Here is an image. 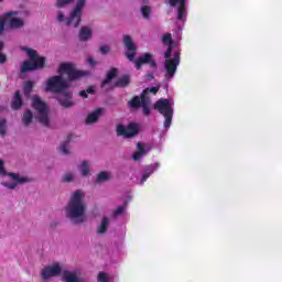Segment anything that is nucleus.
<instances>
[{"instance_id":"19","label":"nucleus","mask_w":282,"mask_h":282,"mask_svg":"<svg viewBox=\"0 0 282 282\" xmlns=\"http://www.w3.org/2000/svg\"><path fill=\"white\" fill-rule=\"evenodd\" d=\"M113 177V174L109 171H101L96 175V184H105Z\"/></svg>"},{"instance_id":"43","label":"nucleus","mask_w":282,"mask_h":282,"mask_svg":"<svg viewBox=\"0 0 282 282\" xmlns=\"http://www.w3.org/2000/svg\"><path fill=\"white\" fill-rule=\"evenodd\" d=\"M1 1H3V0H0V3H1Z\"/></svg>"},{"instance_id":"30","label":"nucleus","mask_w":282,"mask_h":282,"mask_svg":"<svg viewBox=\"0 0 282 282\" xmlns=\"http://www.w3.org/2000/svg\"><path fill=\"white\" fill-rule=\"evenodd\" d=\"M124 210H127V203L122 206H119L115 212H112V217H120V215H124Z\"/></svg>"},{"instance_id":"29","label":"nucleus","mask_w":282,"mask_h":282,"mask_svg":"<svg viewBox=\"0 0 282 282\" xmlns=\"http://www.w3.org/2000/svg\"><path fill=\"white\" fill-rule=\"evenodd\" d=\"M59 151L63 153V155H69V141H64L61 143Z\"/></svg>"},{"instance_id":"41","label":"nucleus","mask_w":282,"mask_h":282,"mask_svg":"<svg viewBox=\"0 0 282 282\" xmlns=\"http://www.w3.org/2000/svg\"><path fill=\"white\" fill-rule=\"evenodd\" d=\"M88 63H89V65H96V61H94V58H91V57H89L88 58Z\"/></svg>"},{"instance_id":"5","label":"nucleus","mask_w":282,"mask_h":282,"mask_svg":"<svg viewBox=\"0 0 282 282\" xmlns=\"http://www.w3.org/2000/svg\"><path fill=\"white\" fill-rule=\"evenodd\" d=\"M158 91H160V87L145 88L141 94V97L134 96L128 101V107L130 109H140V107H142L143 116H151V97H149V94L155 96Z\"/></svg>"},{"instance_id":"20","label":"nucleus","mask_w":282,"mask_h":282,"mask_svg":"<svg viewBox=\"0 0 282 282\" xmlns=\"http://www.w3.org/2000/svg\"><path fill=\"white\" fill-rule=\"evenodd\" d=\"M109 224H111V220L109 217L104 216L100 224L97 226L96 232L97 235H105L107 230H109Z\"/></svg>"},{"instance_id":"40","label":"nucleus","mask_w":282,"mask_h":282,"mask_svg":"<svg viewBox=\"0 0 282 282\" xmlns=\"http://www.w3.org/2000/svg\"><path fill=\"white\" fill-rule=\"evenodd\" d=\"M79 96H80L82 98H87V91H86V90L79 91Z\"/></svg>"},{"instance_id":"1","label":"nucleus","mask_w":282,"mask_h":282,"mask_svg":"<svg viewBox=\"0 0 282 282\" xmlns=\"http://www.w3.org/2000/svg\"><path fill=\"white\" fill-rule=\"evenodd\" d=\"M57 72L59 75L47 79L45 89L46 91H51V94H59V105L69 109V107H74V100H72L73 94L69 90V83H72V80H80V78L89 76L90 73L77 69L76 65L72 63H62Z\"/></svg>"},{"instance_id":"17","label":"nucleus","mask_w":282,"mask_h":282,"mask_svg":"<svg viewBox=\"0 0 282 282\" xmlns=\"http://www.w3.org/2000/svg\"><path fill=\"white\" fill-rule=\"evenodd\" d=\"M102 113H105V108H97L94 111L88 113L85 122L87 124H96V122L100 120Z\"/></svg>"},{"instance_id":"11","label":"nucleus","mask_w":282,"mask_h":282,"mask_svg":"<svg viewBox=\"0 0 282 282\" xmlns=\"http://www.w3.org/2000/svg\"><path fill=\"white\" fill-rule=\"evenodd\" d=\"M63 272V268L58 262H55L48 267H45L41 271V276L43 281H47V279H52V276H58Z\"/></svg>"},{"instance_id":"13","label":"nucleus","mask_w":282,"mask_h":282,"mask_svg":"<svg viewBox=\"0 0 282 282\" xmlns=\"http://www.w3.org/2000/svg\"><path fill=\"white\" fill-rule=\"evenodd\" d=\"M17 14H19V12L17 11H10L4 14V20L9 21V25L12 30H19L23 28V25H25V22L23 21V19L12 18V17H17Z\"/></svg>"},{"instance_id":"35","label":"nucleus","mask_w":282,"mask_h":282,"mask_svg":"<svg viewBox=\"0 0 282 282\" xmlns=\"http://www.w3.org/2000/svg\"><path fill=\"white\" fill-rule=\"evenodd\" d=\"M4 46H6V44H3V42H0V64L6 63V61H7L6 54L1 53V51L3 50Z\"/></svg>"},{"instance_id":"31","label":"nucleus","mask_w":282,"mask_h":282,"mask_svg":"<svg viewBox=\"0 0 282 282\" xmlns=\"http://www.w3.org/2000/svg\"><path fill=\"white\" fill-rule=\"evenodd\" d=\"M7 129H8V121H6V118L0 117V135H6Z\"/></svg>"},{"instance_id":"9","label":"nucleus","mask_w":282,"mask_h":282,"mask_svg":"<svg viewBox=\"0 0 282 282\" xmlns=\"http://www.w3.org/2000/svg\"><path fill=\"white\" fill-rule=\"evenodd\" d=\"M32 105L35 109V118L39 120L43 127H50V109L47 108V104L41 100V97L33 96Z\"/></svg>"},{"instance_id":"39","label":"nucleus","mask_w":282,"mask_h":282,"mask_svg":"<svg viewBox=\"0 0 282 282\" xmlns=\"http://www.w3.org/2000/svg\"><path fill=\"white\" fill-rule=\"evenodd\" d=\"M86 94H96L94 86H90L89 88H87Z\"/></svg>"},{"instance_id":"6","label":"nucleus","mask_w":282,"mask_h":282,"mask_svg":"<svg viewBox=\"0 0 282 282\" xmlns=\"http://www.w3.org/2000/svg\"><path fill=\"white\" fill-rule=\"evenodd\" d=\"M21 51L25 52L31 59L22 63L20 68L21 74H28V72H35V69H43L45 67V57L40 56L35 50L22 46Z\"/></svg>"},{"instance_id":"34","label":"nucleus","mask_w":282,"mask_h":282,"mask_svg":"<svg viewBox=\"0 0 282 282\" xmlns=\"http://www.w3.org/2000/svg\"><path fill=\"white\" fill-rule=\"evenodd\" d=\"M69 3H74V0H57L56 8H67Z\"/></svg>"},{"instance_id":"22","label":"nucleus","mask_w":282,"mask_h":282,"mask_svg":"<svg viewBox=\"0 0 282 282\" xmlns=\"http://www.w3.org/2000/svg\"><path fill=\"white\" fill-rule=\"evenodd\" d=\"M137 148L139 151L132 154V159L134 162H140L141 158H144L149 153V150H145L141 142L137 143Z\"/></svg>"},{"instance_id":"2","label":"nucleus","mask_w":282,"mask_h":282,"mask_svg":"<svg viewBox=\"0 0 282 282\" xmlns=\"http://www.w3.org/2000/svg\"><path fill=\"white\" fill-rule=\"evenodd\" d=\"M87 204L85 203V192L77 189L73 192L66 206V217L72 224L80 225L87 221Z\"/></svg>"},{"instance_id":"36","label":"nucleus","mask_w":282,"mask_h":282,"mask_svg":"<svg viewBox=\"0 0 282 282\" xmlns=\"http://www.w3.org/2000/svg\"><path fill=\"white\" fill-rule=\"evenodd\" d=\"M98 281H99V282H109V281L107 280V273H106V272H99V274H98Z\"/></svg>"},{"instance_id":"25","label":"nucleus","mask_w":282,"mask_h":282,"mask_svg":"<svg viewBox=\"0 0 282 282\" xmlns=\"http://www.w3.org/2000/svg\"><path fill=\"white\" fill-rule=\"evenodd\" d=\"M130 83H131V76L123 75L117 79V82L115 83V87H120V88L129 87Z\"/></svg>"},{"instance_id":"16","label":"nucleus","mask_w":282,"mask_h":282,"mask_svg":"<svg viewBox=\"0 0 282 282\" xmlns=\"http://www.w3.org/2000/svg\"><path fill=\"white\" fill-rule=\"evenodd\" d=\"M158 169H160L159 162L152 163L150 165H145L143 169V174L138 184H140V186H142V184H144V182H147V180L149 177H151V175H153V173H155V171H158Z\"/></svg>"},{"instance_id":"24","label":"nucleus","mask_w":282,"mask_h":282,"mask_svg":"<svg viewBox=\"0 0 282 282\" xmlns=\"http://www.w3.org/2000/svg\"><path fill=\"white\" fill-rule=\"evenodd\" d=\"M11 107L15 111H17V109H21V107H23V99H21V91H19V90L15 91L13 99H12Z\"/></svg>"},{"instance_id":"18","label":"nucleus","mask_w":282,"mask_h":282,"mask_svg":"<svg viewBox=\"0 0 282 282\" xmlns=\"http://www.w3.org/2000/svg\"><path fill=\"white\" fill-rule=\"evenodd\" d=\"M63 281L64 282H85V280L79 275L78 270L64 271Z\"/></svg>"},{"instance_id":"7","label":"nucleus","mask_w":282,"mask_h":282,"mask_svg":"<svg viewBox=\"0 0 282 282\" xmlns=\"http://www.w3.org/2000/svg\"><path fill=\"white\" fill-rule=\"evenodd\" d=\"M0 175H8V177L12 180L11 183L10 182L1 183V186H4V188H8L9 191H14V188H17L19 184L23 185V184H30V182H32V178L28 176H23L19 173H12V172L7 173L3 160H0Z\"/></svg>"},{"instance_id":"12","label":"nucleus","mask_w":282,"mask_h":282,"mask_svg":"<svg viewBox=\"0 0 282 282\" xmlns=\"http://www.w3.org/2000/svg\"><path fill=\"white\" fill-rule=\"evenodd\" d=\"M172 8H176L177 21H184L186 17V0H167Z\"/></svg>"},{"instance_id":"15","label":"nucleus","mask_w":282,"mask_h":282,"mask_svg":"<svg viewBox=\"0 0 282 282\" xmlns=\"http://www.w3.org/2000/svg\"><path fill=\"white\" fill-rule=\"evenodd\" d=\"M149 63L150 67H152L153 69H155L158 67V62H155V59H153V55L151 53H145L143 55H141L135 62L134 65L137 67V69H140L142 67V65Z\"/></svg>"},{"instance_id":"38","label":"nucleus","mask_w":282,"mask_h":282,"mask_svg":"<svg viewBox=\"0 0 282 282\" xmlns=\"http://www.w3.org/2000/svg\"><path fill=\"white\" fill-rule=\"evenodd\" d=\"M153 78H154L153 73H148V74L145 75V80H148V82L153 80Z\"/></svg>"},{"instance_id":"4","label":"nucleus","mask_w":282,"mask_h":282,"mask_svg":"<svg viewBox=\"0 0 282 282\" xmlns=\"http://www.w3.org/2000/svg\"><path fill=\"white\" fill-rule=\"evenodd\" d=\"M86 3H87V0H77L76 6L70 12L68 18H65V12L61 10L57 11L56 21H58V23H63L64 25H68L70 28H78L83 19V8H85Z\"/></svg>"},{"instance_id":"28","label":"nucleus","mask_w":282,"mask_h":282,"mask_svg":"<svg viewBox=\"0 0 282 282\" xmlns=\"http://www.w3.org/2000/svg\"><path fill=\"white\" fill-rule=\"evenodd\" d=\"M32 118H33L32 111L26 110L23 115V119H22L23 123L28 127V124L32 123Z\"/></svg>"},{"instance_id":"26","label":"nucleus","mask_w":282,"mask_h":282,"mask_svg":"<svg viewBox=\"0 0 282 282\" xmlns=\"http://www.w3.org/2000/svg\"><path fill=\"white\" fill-rule=\"evenodd\" d=\"M118 76V68H111L108 73L106 78L104 79V82L101 83V87H105L107 85H109V83H111V80H113V78Z\"/></svg>"},{"instance_id":"37","label":"nucleus","mask_w":282,"mask_h":282,"mask_svg":"<svg viewBox=\"0 0 282 282\" xmlns=\"http://www.w3.org/2000/svg\"><path fill=\"white\" fill-rule=\"evenodd\" d=\"M99 52H101V54H107L108 52H111V48L107 45H102L100 46Z\"/></svg>"},{"instance_id":"32","label":"nucleus","mask_w":282,"mask_h":282,"mask_svg":"<svg viewBox=\"0 0 282 282\" xmlns=\"http://www.w3.org/2000/svg\"><path fill=\"white\" fill-rule=\"evenodd\" d=\"M74 177H76V175L72 172H67L66 174H64L62 182H65L66 184H69L72 182H74Z\"/></svg>"},{"instance_id":"23","label":"nucleus","mask_w":282,"mask_h":282,"mask_svg":"<svg viewBox=\"0 0 282 282\" xmlns=\"http://www.w3.org/2000/svg\"><path fill=\"white\" fill-rule=\"evenodd\" d=\"M91 36H93L91 28L82 26V29L79 30V40H82L83 42H87L89 41V39H91Z\"/></svg>"},{"instance_id":"3","label":"nucleus","mask_w":282,"mask_h":282,"mask_svg":"<svg viewBox=\"0 0 282 282\" xmlns=\"http://www.w3.org/2000/svg\"><path fill=\"white\" fill-rule=\"evenodd\" d=\"M163 45H167V50L164 53V63L163 67L165 69V78L166 80H171L173 76H175V72H177V67L180 66V52H175L173 55V36L171 33H166L162 37Z\"/></svg>"},{"instance_id":"8","label":"nucleus","mask_w":282,"mask_h":282,"mask_svg":"<svg viewBox=\"0 0 282 282\" xmlns=\"http://www.w3.org/2000/svg\"><path fill=\"white\" fill-rule=\"evenodd\" d=\"M154 109L164 117V129L169 131L173 122V102L169 99L161 98L154 104Z\"/></svg>"},{"instance_id":"33","label":"nucleus","mask_w":282,"mask_h":282,"mask_svg":"<svg viewBox=\"0 0 282 282\" xmlns=\"http://www.w3.org/2000/svg\"><path fill=\"white\" fill-rule=\"evenodd\" d=\"M33 87H34V84H32V82H26L24 84V96L29 97L30 94H32Z\"/></svg>"},{"instance_id":"27","label":"nucleus","mask_w":282,"mask_h":282,"mask_svg":"<svg viewBox=\"0 0 282 282\" xmlns=\"http://www.w3.org/2000/svg\"><path fill=\"white\" fill-rule=\"evenodd\" d=\"M140 12L142 14V18L145 19L147 21H149V19H151V7L143 6V7H141Z\"/></svg>"},{"instance_id":"42","label":"nucleus","mask_w":282,"mask_h":282,"mask_svg":"<svg viewBox=\"0 0 282 282\" xmlns=\"http://www.w3.org/2000/svg\"><path fill=\"white\" fill-rule=\"evenodd\" d=\"M0 32H3V24H0Z\"/></svg>"},{"instance_id":"10","label":"nucleus","mask_w":282,"mask_h":282,"mask_svg":"<svg viewBox=\"0 0 282 282\" xmlns=\"http://www.w3.org/2000/svg\"><path fill=\"white\" fill-rule=\"evenodd\" d=\"M140 133V124L130 123L127 127L123 124L117 126V135H122V138H135Z\"/></svg>"},{"instance_id":"21","label":"nucleus","mask_w":282,"mask_h":282,"mask_svg":"<svg viewBox=\"0 0 282 282\" xmlns=\"http://www.w3.org/2000/svg\"><path fill=\"white\" fill-rule=\"evenodd\" d=\"M78 171L82 174V177H89V174L91 173V162L83 161L78 165Z\"/></svg>"},{"instance_id":"14","label":"nucleus","mask_w":282,"mask_h":282,"mask_svg":"<svg viewBox=\"0 0 282 282\" xmlns=\"http://www.w3.org/2000/svg\"><path fill=\"white\" fill-rule=\"evenodd\" d=\"M123 45L127 50L126 56L128 61H133L137 52L135 43H133V40L129 35H123Z\"/></svg>"}]
</instances>
